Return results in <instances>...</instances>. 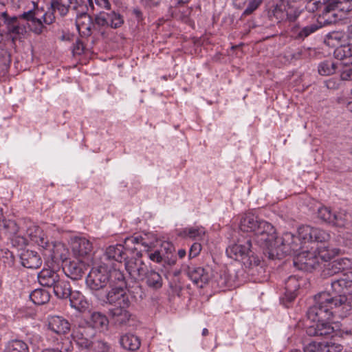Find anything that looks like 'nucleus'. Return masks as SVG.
<instances>
[{
  "instance_id": "4",
  "label": "nucleus",
  "mask_w": 352,
  "mask_h": 352,
  "mask_svg": "<svg viewBox=\"0 0 352 352\" xmlns=\"http://www.w3.org/2000/svg\"><path fill=\"white\" fill-rule=\"evenodd\" d=\"M324 251H320L319 255L316 256L308 250L309 247L298 253L294 263L295 265H300V268L305 270H311L319 265V258L330 259L339 253V250L336 248L329 249V247Z\"/></svg>"
},
{
  "instance_id": "19",
  "label": "nucleus",
  "mask_w": 352,
  "mask_h": 352,
  "mask_svg": "<svg viewBox=\"0 0 352 352\" xmlns=\"http://www.w3.org/2000/svg\"><path fill=\"white\" fill-rule=\"evenodd\" d=\"M76 28L82 36H91L93 30V20L90 15L87 13H81L77 16L76 21Z\"/></svg>"
},
{
  "instance_id": "18",
  "label": "nucleus",
  "mask_w": 352,
  "mask_h": 352,
  "mask_svg": "<svg viewBox=\"0 0 352 352\" xmlns=\"http://www.w3.org/2000/svg\"><path fill=\"white\" fill-rule=\"evenodd\" d=\"M21 265L26 268L36 269L42 264L40 255L35 251L24 250L19 255Z\"/></svg>"
},
{
  "instance_id": "13",
  "label": "nucleus",
  "mask_w": 352,
  "mask_h": 352,
  "mask_svg": "<svg viewBox=\"0 0 352 352\" xmlns=\"http://www.w3.org/2000/svg\"><path fill=\"white\" fill-rule=\"evenodd\" d=\"M87 269L88 265L81 260H66L63 266V270L65 275L72 280L81 279Z\"/></svg>"
},
{
  "instance_id": "41",
  "label": "nucleus",
  "mask_w": 352,
  "mask_h": 352,
  "mask_svg": "<svg viewBox=\"0 0 352 352\" xmlns=\"http://www.w3.org/2000/svg\"><path fill=\"white\" fill-rule=\"evenodd\" d=\"M6 25L9 33L22 34L25 32V28L19 24L17 16H12Z\"/></svg>"
},
{
  "instance_id": "2",
  "label": "nucleus",
  "mask_w": 352,
  "mask_h": 352,
  "mask_svg": "<svg viewBox=\"0 0 352 352\" xmlns=\"http://www.w3.org/2000/svg\"><path fill=\"white\" fill-rule=\"evenodd\" d=\"M239 228L244 232H253L254 243L263 250L274 240V227L252 213L245 214L241 217Z\"/></svg>"
},
{
  "instance_id": "53",
  "label": "nucleus",
  "mask_w": 352,
  "mask_h": 352,
  "mask_svg": "<svg viewBox=\"0 0 352 352\" xmlns=\"http://www.w3.org/2000/svg\"><path fill=\"white\" fill-rule=\"evenodd\" d=\"M299 15L300 12L294 8H289V9L285 11V18L289 21H295Z\"/></svg>"
},
{
  "instance_id": "31",
  "label": "nucleus",
  "mask_w": 352,
  "mask_h": 352,
  "mask_svg": "<svg viewBox=\"0 0 352 352\" xmlns=\"http://www.w3.org/2000/svg\"><path fill=\"white\" fill-rule=\"evenodd\" d=\"M336 9L346 13L351 12L352 0H333L324 6V10L328 12Z\"/></svg>"
},
{
  "instance_id": "24",
  "label": "nucleus",
  "mask_w": 352,
  "mask_h": 352,
  "mask_svg": "<svg viewBox=\"0 0 352 352\" xmlns=\"http://www.w3.org/2000/svg\"><path fill=\"white\" fill-rule=\"evenodd\" d=\"M49 329L58 334H65L70 330V323L63 317L52 316L48 323Z\"/></svg>"
},
{
  "instance_id": "5",
  "label": "nucleus",
  "mask_w": 352,
  "mask_h": 352,
  "mask_svg": "<svg viewBox=\"0 0 352 352\" xmlns=\"http://www.w3.org/2000/svg\"><path fill=\"white\" fill-rule=\"evenodd\" d=\"M252 247L251 239H239L237 243L229 246L226 249V253L228 256L235 260L239 258L244 260L247 258L246 263L249 267L258 266L260 264V259L254 256Z\"/></svg>"
},
{
  "instance_id": "39",
  "label": "nucleus",
  "mask_w": 352,
  "mask_h": 352,
  "mask_svg": "<svg viewBox=\"0 0 352 352\" xmlns=\"http://www.w3.org/2000/svg\"><path fill=\"white\" fill-rule=\"evenodd\" d=\"M95 334L94 330L89 325L88 322L79 324L73 329L72 336L94 337Z\"/></svg>"
},
{
  "instance_id": "7",
  "label": "nucleus",
  "mask_w": 352,
  "mask_h": 352,
  "mask_svg": "<svg viewBox=\"0 0 352 352\" xmlns=\"http://www.w3.org/2000/svg\"><path fill=\"white\" fill-rule=\"evenodd\" d=\"M322 302L327 303L329 308L333 316L338 314L341 318L348 315L347 296L344 293L336 294L322 292Z\"/></svg>"
},
{
  "instance_id": "55",
  "label": "nucleus",
  "mask_w": 352,
  "mask_h": 352,
  "mask_svg": "<svg viewBox=\"0 0 352 352\" xmlns=\"http://www.w3.org/2000/svg\"><path fill=\"white\" fill-rule=\"evenodd\" d=\"M98 9H106L109 10L111 3L109 0H94Z\"/></svg>"
},
{
  "instance_id": "52",
  "label": "nucleus",
  "mask_w": 352,
  "mask_h": 352,
  "mask_svg": "<svg viewBox=\"0 0 352 352\" xmlns=\"http://www.w3.org/2000/svg\"><path fill=\"white\" fill-rule=\"evenodd\" d=\"M10 237L11 238L13 246L22 248L26 244V239L20 235H17V234Z\"/></svg>"
},
{
  "instance_id": "12",
  "label": "nucleus",
  "mask_w": 352,
  "mask_h": 352,
  "mask_svg": "<svg viewBox=\"0 0 352 352\" xmlns=\"http://www.w3.org/2000/svg\"><path fill=\"white\" fill-rule=\"evenodd\" d=\"M186 273L189 278L200 288L208 284L212 277L210 270L202 267L188 266Z\"/></svg>"
},
{
  "instance_id": "27",
  "label": "nucleus",
  "mask_w": 352,
  "mask_h": 352,
  "mask_svg": "<svg viewBox=\"0 0 352 352\" xmlns=\"http://www.w3.org/2000/svg\"><path fill=\"white\" fill-rule=\"evenodd\" d=\"M119 342L123 349L129 351L138 350L141 345L140 338L132 333H125L121 336Z\"/></svg>"
},
{
  "instance_id": "51",
  "label": "nucleus",
  "mask_w": 352,
  "mask_h": 352,
  "mask_svg": "<svg viewBox=\"0 0 352 352\" xmlns=\"http://www.w3.org/2000/svg\"><path fill=\"white\" fill-rule=\"evenodd\" d=\"M38 12L39 10L38 8L36 10H31L23 12L19 17L27 21H30L32 23H35L36 21L38 19L36 17V16L38 14Z\"/></svg>"
},
{
  "instance_id": "63",
  "label": "nucleus",
  "mask_w": 352,
  "mask_h": 352,
  "mask_svg": "<svg viewBox=\"0 0 352 352\" xmlns=\"http://www.w3.org/2000/svg\"><path fill=\"white\" fill-rule=\"evenodd\" d=\"M341 77L343 80H352V68L349 69L346 71H344Z\"/></svg>"
},
{
  "instance_id": "23",
  "label": "nucleus",
  "mask_w": 352,
  "mask_h": 352,
  "mask_svg": "<svg viewBox=\"0 0 352 352\" xmlns=\"http://www.w3.org/2000/svg\"><path fill=\"white\" fill-rule=\"evenodd\" d=\"M145 274L140 280L144 281L149 288L157 290L162 287L163 279L157 272L147 269V272H145Z\"/></svg>"
},
{
  "instance_id": "34",
  "label": "nucleus",
  "mask_w": 352,
  "mask_h": 352,
  "mask_svg": "<svg viewBox=\"0 0 352 352\" xmlns=\"http://www.w3.org/2000/svg\"><path fill=\"white\" fill-rule=\"evenodd\" d=\"M344 261V259H336L324 265L322 274L324 276H332L341 272L344 270L342 263Z\"/></svg>"
},
{
  "instance_id": "9",
  "label": "nucleus",
  "mask_w": 352,
  "mask_h": 352,
  "mask_svg": "<svg viewBox=\"0 0 352 352\" xmlns=\"http://www.w3.org/2000/svg\"><path fill=\"white\" fill-rule=\"evenodd\" d=\"M109 286L111 289L106 294L104 299L110 298L111 294L116 296L121 294L122 296H129L126 292L127 285L123 272L113 267H109Z\"/></svg>"
},
{
  "instance_id": "8",
  "label": "nucleus",
  "mask_w": 352,
  "mask_h": 352,
  "mask_svg": "<svg viewBox=\"0 0 352 352\" xmlns=\"http://www.w3.org/2000/svg\"><path fill=\"white\" fill-rule=\"evenodd\" d=\"M322 293L314 296V304L307 311V316L309 320L314 322L326 320L333 317L327 303L322 302Z\"/></svg>"
},
{
  "instance_id": "32",
  "label": "nucleus",
  "mask_w": 352,
  "mask_h": 352,
  "mask_svg": "<svg viewBox=\"0 0 352 352\" xmlns=\"http://www.w3.org/2000/svg\"><path fill=\"white\" fill-rule=\"evenodd\" d=\"M54 294L61 299L67 298L72 292L70 283L65 280H60L57 281L53 287Z\"/></svg>"
},
{
  "instance_id": "45",
  "label": "nucleus",
  "mask_w": 352,
  "mask_h": 352,
  "mask_svg": "<svg viewBox=\"0 0 352 352\" xmlns=\"http://www.w3.org/2000/svg\"><path fill=\"white\" fill-rule=\"evenodd\" d=\"M335 212H332L331 210L327 207H322L318 209V216L323 221L332 224Z\"/></svg>"
},
{
  "instance_id": "17",
  "label": "nucleus",
  "mask_w": 352,
  "mask_h": 352,
  "mask_svg": "<svg viewBox=\"0 0 352 352\" xmlns=\"http://www.w3.org/2000/svg\"><path fill=\"white\" fill-rule=\"evenodd\" d=\"M92 248V244L85 238L76 237L72 241L73 253L79 258L89 256Z\"/></svg>"
},
{
  "instance_id": "22",
  "label": "nucleus",
  "mask_w": 352,
  "mask_h": 352,
  "mask_svg": "<svg viewBox=\"0 0 352 352\" xmlns=\"http://www.w3.org/2000/svg\"><path fill=\"white\" fill-rule=\"evenodd\" d=\"M59 278L58 273L52 269H43L38 274V280L44 287H53Z\"/></svg>"
},
{
  "instance_id": "20",
  "label": "nucleus",
  "mask_w": 352,
  "mask_h": 352,
  "mask_svg": "<svg viewBox=\"0 0 352 352\" xmlns=\"http://www.w3.org/2000/svg\"><path fill=\"white\" fill-rule=\"evenodd\" d=\"M320 28H321V25H319L318 23H311L303 28L296 25L291 29V37L296 40L303 41L310 34L317 31Z\"/></svg>"
},
{
  "instance_id": "44",
  "label": "nucleus",
  "mask_w": 352,
  "mask_h": 352,
  "mask_svg": "<svg viewBox=\"0 0 352 352\" xmlns=\"http://www.w3.org/2000/svg\"><path fill=\"white\" fill-rule=\"evenodd\" d=\"M3 228L5 232L12 236L16 234L19 232V227L16 222L12 220H3L1 221L0 228Z\"/></svg>"
},
{
  "instance_id": "40",
  "label": "nucleus",
  "mask_w": 352,
  "mask_h": 352,
  "mask_svg": "<svg viewBox=\"0 0 352 352\" xmlns=\"http://www.w3.org/2000/svg\"><path fill=\"white\" fill-rule=\"evenodd\" d=\"M148 257L151 261L158 263L162 261L167 263L168 265H174L175 263V258L166 256L162 250H156L153 253L148 254Z\"/></svg>"
},
{
  "instance_id": "10",
  "label": "nucleus",
  "mask_w": 352,
  "mask_h": 352,
  "mask_svg": "<svg viewBox=\"0 0 352 352\" xmlns=\"http://www.w3.org/2000/svg\"><path fill=\"white\" fill-rule=\"evenodd\" d=\"M298 234L304 240L305 244L311 242H326L330 239V234L326 231L309 226H302L298 228Z\"/></svg>"
},
{
  "instance_id": "16",
  "label": "nucleus",
  "mask_w": 352,
  "mask_h": 352,
  "mask_svg": "<svg viewBox=\"0 0 352 352\" xmlns=\"http://www.w3.org/2000/svg\"><path fill=\"white\" fill-rule=\"evenodd\" d=\"M331 285L333 292L336 294H346L352 289V271L342 274L339 278L331 281Z\"/></svg>"
},
{
  "instance_id": "38",
  "label": "nucleus",
  "mask_w": 352,
  "mask_h": 352,
  "mask_svg": "<svg viewBox=\"0 0 352 352\" xmlns=\"http://www.w3.org/2000/svg\"><path fill=\"white\" fill-rule=\"evenodd\" d=\"M206 231L203 227H190L184 229L179 234L180 236L189 237L192 239H199L205 234Z\"/></svg>"
},
{
  "instance_id": "59",
  "label": "nucleus",
  "mask_w": 352,
  "mask_h": 352,
  "mask_svg": "<svg viewBox=\"0 0 352 352\" xmlns=\"http://www.w3.org/2000/svg\"><path fill=\"white\" fill-rule=\"evenodd\" d=\"M161 250H162L166 256H169V254H171L172 251L174 250V247L171 243L166 242L162 244Z\"/></svg>"
},
{
  "instance_id": "57",
  "label": "nucleus",
  "mask_w": 352,
  "mask_h": 352,
  "mask_svg": "<svg viewBox=\"0 0 352 352\" xmlns=\"http://www.w3.org/2000/svg\"><path fill=\"white\" fill-rule=\"evenodd\" d=\"M84 48L85 47L82 42L81 41V40L78 38L76 41L75 43H74L73 52L75 54H81L84 52Z\"/></svg>"
},
{
  "instance_id": "56",
  "label": "nucleus",
  "mask_w": 352,
  "mask_h": 352,
  "mask_svg": "<svg viewBox=\"0 0 352 352\" xmlns=\"http://www.w3.org/2000/svg\"><path fill=\"white\" fill-rule=\"evenodd\" d=\"M142 241H143V239L142 236H131V237L126 239L124 243H125L126 245H128L129 243H133V244H137V245L142 244V245H144L145 247H146V245H145L144 243L142 242Z\"/></svg>"
},
{
  "instance_id": "30",
  "label": "nucleus",
  "mask_w": 352,
  "mask_h": 352,
  "mask_svg": "<svg viewBox=\"0 0 352 352\" xmlns=\"http://www.w3.org/2000/svg\"><path fill=\"white\" fill-rule=\"evenodd\" d=\"M286 6L284 3H276L267 12V17L273 23H280L285 19Z\"/></svg>"
},
{
  "instance_id": "14",
  "label": "nucleus",
  "mask_w": 352,
  "mask_h": 352,
  "mask_svg": "<svg viewBox=\"0 0 352 352\" xmlns=\"http://www.w3.org/2000/svg\"><path fill=\"white\" fill-rule=\"evenodd\" d=\"M68 250L65 245L60 243L54 241L52 244L48 246V251H46L45 256L51 258L54 263L60 261L65 262L67 258Z\"/></svg>"
},
{
  "instance_id": "11",
  "label": "nucleus",
  "mask_w": 352,
  "mask_h": 352,
  "mask_svg": "<svg viewBox=\"0 0 352 352\" xmlns=\"http://www.w3.org/2000/svg\"><path fill=\"white\" fill-rule=\"evenodd\" d=\"M306 333L309 336L329 339L336 335L335 329L331 323L326 320L318 321L307 327Z\"/></svg>"
},
{
  "instance_id": "15",
  "label": "nucleus",
  "mask_w": 352,
  "mask_h": 352,
  "mask_svg": "<svg viewBox=\"0 0 352 352\" xmlns=\"http://www.w3.org/2000/svg\"><path fill=\"white\" fill-rule=\"evenodd\" d=\"M125 268L132 278L140 280L146 274L148 267L142 259L131 258L126 261Z\"/></svg>"
},
{
  "instance_id": "25",
  "label": "nucleus",
  "mask_w": 352,
  "mask_h": 352,
  "mask_svg": "<svg viewBox=\"0 0 352 352\" xmlns=\"http://www.w3.org/2000/svg\"><path fill=\"white\" fill-rule=\"evenodd\" d=\"M124 249V246L120 244L109 246L106 249L105 253L104 254V261L113 260L120 263H121L123 260L125 261L126 253Z\"/></svg>"
},
{
  "instance_id": "35",
  "label": "nucleus",
  "mask_w": 352,
  "mask_h": 352,
  "mask_svg": "<svg viewBox=\"0 0 352 352\" xmlns=\"http://www.w3.org/2000/svg\"><path fill=\"white\" fill-rule=\"evenodd\" d=\"M352 220L351 215L346 212H335L332 226L338 228H348L351 226Z\"/></svg>"
},
{
  "instance_id": "62",
  "label": "nucleus",
  "mask_w": 352,
  "mask_h": 352,
  "mask_svg": "<svg viewBox=\"0 0 352 352\" xmlns=\"http://www.w3.org/2000/svg\"><path fill=\"white\" fill-rule=\"evenodd\" d=\"M131 14L136 17L137 19L141 20L142 19V10L138 8H133L131 10Z\"/></svg>"
},
{
  "instance_id": "61",
  "label": "nucleus",
  "mask_w": 352,
  "mask_h": 352,
  "mask_svg": "<svg viewBox=\"0 0 352 352\" xmlns=\"http://www.w3.org/2000/svg\"><path fill=\"white\" fill-rule=\"evenodd\" d=\"M35 25L34 28L33 29V32L37 34H41L43 32V29L44 28V25L42 23V21L41 19H38L36 21L35 23H33Z\"/></svg>"
},
{
  "instance_id": "58",
  "label": "nucleus",
  "mask_w": 352,
  "mask_h": 352,
  "mask_svg": "<svg viewBox=\"0 0 352 352\" xmlns=\"http://www.w3.org/2000/svg\"><path fill=\"white\" fill-rule=\"evenodd\" d=\"M73 349V345L71 340L69 339H65L62 342V346L60 349V352H70Z\"/></svg>"
},
{
  "instance_id": "37",
  "label": "nucleus",
  "mask_w": 352,
  "mask_h": 352,
  "mask_svg": "<svg viewBox=\"0 0 352 352\" xmlns=\"http://www.w3.org/2000/svg\"><path fill=\"white\" fill-rule=\"evenodd\" d=\"M104 15L105 19H107L108 27L116 29L124 23L123 17L118 12L115 11H110L109 12H104Z\"/></svg>"
},
{
  "instance_id": "6",
  "label": "nucleus",
  "mask_w": 352,
  "mask_h": 352,
  "mask_svg": "<svg viewBox=\"0 0 352 352\" xmlns=\"http://www.w3.org/2000/svg\"><path fill=\"white\" fill-rule=\"evenodd\" d=\"M109 267L107 263L91 268L86 278L87 287L92 291H99L109 285Z\"/></svg>"
},
{
  "instance_id": "26",
  "label": "nucleus",
  "mask_w": 352,
  "mask_h": 352,
  "mask_svg": "<svg viewBox=\"0 0 352 352\" xmlns=\"http://www.w3.org/2000/svg\"><path fill=\"white\" fill-rule=\"evenodd\" d=\"M263 1V0H233V5L238 9H242L247 6L241 15V17H243L252 14Z\"/></svg>"
},
{
  "instance_id": "43",
  "label": "nucleus",
  "mask_w": 352,
  "mask_h": 352,
  "mask_svg": "<svg viewBox=\"0 0 352 352\" xmlns=\"http://www.w3.org/2000/svg\"><path fill=\"white\" fill-rule=\"evenodd\" d=\"M336 65L331 60H325L318 65V73L322 76H329L335 73Z\"/></svg>"
},
{
  "instance_id": "42",
  "label": "nucleus",
  "mask_w": 352,
  "mask_h": 352,
  "mask_svg": "<svg viewBox=\"0 0 352 352\" xmlns=\"http://www.w3.org/2000/svg\"><path fill=\"white\" fill-rule=\"evenodd\" d=\"M7 352H29L28 344L19 340H12L8 344Z\"/></svg>"
},
{
  "instance_id": "36",
  "label": "nucleus",
  "mask_w": 352,
  "mask_h": 352,
  "mask_svg": "<svg viewBox=\"0 0 352 352\" xmlns=\"http://www.w3.org/2000/svg\"><path fill=\"white\" fill-rule=\"evenodd\" d=\"M31 300L37 305H42L49 302L50 295L49 292L43 289L34 290L30 295Z\"/></svg>"
},
{
  "instance_id": "29",
  "label": "nucleus",
  "mask_w": 352,
  "mask_h": 352,
  "mask_svg": "<svg viewBox=\"0 0 352 352\" xmlns=\"http://www.w3.org/2000/svg\"><path fill=\"white\" fill-rule=\"evenodd\" d=\"M87 322L94 330L98 329L102 331L108 329L109 320L104 314L100 312L92 313Z\"/></svg>"
},
{
  "instance_id": "33",
  "label": "nucleus",
  "mask_w": 352,
  "mask_h": 352,
  "mask_svg": "<svg viewBox=\"0 0 352 352\" xmlns=\"http://www.w3.org/2000/svg\"><path fill=\"white\" fill-rule=\"evenodd\" d=\"M76 0H51V8L53 11L58 10L60 15L65 16L73 4H76Z\"/></svg>"
},
{
  "instance_id": "28",
  "label": "nucleus",
  "mask_w": 352,
  "mask_h": 352,
  "mask_svg": "<svg viewBox=\"0 0 352 352\" xmlns=\"http://www.w3.org/2000/svg\"><path fill=\"white\" fill-rule=\"evenodd\" d=\"M69 298L70 305L80 312H84L89 307V304L84 296L78 291H72Z\"/></svg>"
},
{
  "instance_id": "47",
  "label": "nucleus",
  "mask_w": 352,
  "mask_h": 352,
  "mask_svg": "<svg viewBox=\"0 0 352 352\" xmlns=\"http://www.w3.org/2000/svg\"><path fill=\"white\" fill-rule=\"evenodd\" d=\"M91 348H92L95 352H109L111 345L107 342L102 340H98L93 342V344Z\"/></svg>"
},
{
  "instance_id": "48",
  "label": "nucleus",
  "mask_w": 352,
  "mask_h": 352,
  "mask_svg": "<svg viewBox=\"0 0 352 352\" xmlns=\"http://www.w3.org/2000/svg\"><path fill=\"white\" fill-rule=\"evenodd\" d=\"M104 16V12H100L98 14L95 16L93 21V30H97V26L99 28L108 27L107 19Z\"/></svg>"
},
{
  "instance_id": "60",
  "label": "nucleus",
  "mask_w": 352,
  "mask_h": 352,
  "mask_svg": "<svg viewBox=\"0 0 352 352\" xmlns=\"http://www.w3.org/2000/svg\"><path fill=\"white\" fill-rule=\"evenodd\" d=\"M162 0H142L145 7L153 8L158 7Z\"/></svg>"
},
{
  "instance_id": "3",
  "label": "nucleus",
  "mask_w": 352,
  "mask_h": 352,
  "mask_svg": "<svg viewBox=\"0 0 352 352\" xmlns=\"http://www.w3.org/2000/svg\"><path fill=\"white\" fill-rule=\"evenodd\" d=\"M122 295L118 294L116 296L111 294V298L104 300L106 303L114 306L110 309L109 314L115 324L120 327L129 325V322L135 319V316L130 310L131 302L129 296Z\"/></svg>"
},
{
  "instance_id": "49",
  "label": "nucleus",
  "mask_w": 352,
  "mask_h": 352,
  "mask_svg": "<svg viewBox=\"0 0 352 352\" xmlns=\"http://www.w3.org/2000/svg\"><path fill=\"white\" fill-rule=\"evenodd\" d=\"M336 53H337V56H340V58H351L352 62V44H349L338 49Z\"/></svg>"
},
{
  "instance_id": "54",
  "label": "nucleus",
  "mask_w": 352,
  "mask_h": 352,
  "mask_svg": "<svg viewBox=\"0 0 352 352\" xmlns=\"http://www.w3.org/2000/svg\"><path fill=\"white\" fill-rule=\"evenodd\" d=\"M201 250V245L199 243H194L189 250L188 256L190 258L198 256Z\"/></svg>"
},
{
  "instance_id": "46",
  "label": "nucleus",
  "mask_w": 352,
  "mask_h": 352,
  "mask_svg": "<svg viewBox=\"0 0 352 352\" xmlns=\"http://www.w3.org/2000/svg\"><path fill=\"white\" fill-rule=\"evenodd\" d=\"M72 337L74 341L76 343V344L81 349H91V346L93 344V342L91 341V338L93 337L77 336H72Z\"/></svg>"
},
{
  "instance_id": "50",
  "label": "nucleus",
  "mask_w": 352,
  "mask_h": 352,
  "mask_svg": "<svg viewBox=\"0 0 352 352\" xmlns=\"http://www.w3.org/2000/svg\"><path fill=\"white\" fill-rule=\"evenodd\" d=\"M32 240L38 244V245L41 246L43 249V254L46 253V251H48V246L53 243L54 241H50L47 238L43 236H34Z\"/></svg>"
},
{
  "instance_id": "21",
  "label": "nucleus",
  "mask_w": 352,
  "mask_h": 352,
  "mask_svg": "<svg viewBox=\"0 0 352 352\" xmlns=\"http://www.w3.org/2000/svg\"><path fill=\"white\" fill-rule=\"evenodd\" d=\"M299 287V280L294 276H289L285 283V296L283 300L289 302L293 301L297 296Z\"/></svg>"
},
{
  "instance_id": "1",
  "label": "nucleus",
  "mask_w": 352,
  "mask_h": 352,
  "mask_svg": "<svg viewBox=\"0 0 352 352\" xmlns=\"http://www.w3.org/2000/svg\"><path fill=\"white\" fill-rule=\"evenodd\" d=\"M305 248L306 244L299 234L297 236L290 232H286L282 237L278 238L275 232L274 240L266 245L263 253L271 260L280 259L285 255L292 254L296 257Z\"/></svg>"
},
{
  "instance_id": "64",
  "label": "nucleus",
  "mask_w": 352,
  "mask_h": 352,
  "mask_svg": "<svg viewBox=\"0 0 352 352\" xmlns=\"http://www.w3.org/2000/svg\"><path fill=\"white\" fill-rule=\"evenodd\" d=\"M341 334L342 336H352V328H343L342 329H341Z\"/></svg>"
}]
</instances>
